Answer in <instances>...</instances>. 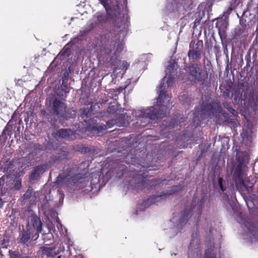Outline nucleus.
I'll list each match as a JSON object with an SVG mask.
<instances>
[{
    "label": "nucleus",
    "instance_id": "1",
    "mask_svg": "<svg viewBox=\"0 0 258 258\" xmlns=\"http://www.w3.org/2000/svg\"><path fill=\"white\" fill-rule=\"evenodd\" d=\"M165 90V89H160V93L158 94V98L157 99V104L156 106L136 111L135 115L140 118L145 117L151 119L154 118L155 117H161L162 113L157 111L156 109L157 107L161 106V104L162 106H161V107H163L162 109H164V108L167 106V104L169 102V97L168 95H166L164 91Z\"/></svg>",
    "mask_w": 258,
    "mask_h": 258
},
{
    "label": "nucleus",
    "instance_id": "2",
    "mask_svg": "<svg viewBox=\"0 0 258 258\" xmlns=\"http://www.w3.org/2000/svg\"><path fill=\"white\" fill-rule=\"evenodd\" d=\"M41 226L40 219L36 215H32L28 219L27 231L23 234L21 242L25 243L30 238L34 240L37 239L39 233L41 231Z\"/></svg>",
    "mask_w": 258,
    "mask_h": 258
},
{
    "label": "nucleus",
    "instance_id": "3",
    "mask_svg": "<svg viewBox=\"0 0 258 258\" xmlns=\"http://www.w3.org/2000/svg\"><path fill=\"white\" fill-rule=\"evenodd\" d=\"M177 64L174 60H171L166 64L165 76L160 85L159 89H166L172 84L173 77L176 74Z\"/></svg>",
    "mask_w": 258,
    "mask_h": 258
},
{
    "label": "nucleus",
    "instance_id": "4",
    "mask_svg": "<svg viewBox=\"0 0 258 258\" xmlns=\"http://www.w3.org/2000/svg\"><path fill=\"white\" fill-rule=\"evenodd\" d=\"M188 71L191 76L192 80L195 81H200L201 80V69L200 67L192 65L189 67Z\"/></svg>",
    "mask_w": 258,
    "mask_h": 258
},
{
    "label": "nucleus",
    "instance_id": "5",
    "mask_svg": "<svg viewBox=\"0 0 258 258\" xmlns=\"http://www.w3.org/2000/svg\"><path fill=\"white\" fill-rule=\"evenodd\" d=\"M53 107L54 113L61 115H63V112L66 109L64 103L58 101H55L53 102Z\"/></svg>",
    "mask_w": 258,
    "mask_h": 258
},
{
    "label": "nucleus",
    "instance_id": "6",
    "mask_svg": "<svg viewBox=\"0 0 258 258\" xmlns=\"http://www.w3.org/2000/svg\"><path fill=\"white\" fill-rule=\"evenodd\" d=\"M40 251L42 256L46 255L48 257H54L59 253L58 250H55V248L42 247Z\"/></svg>",
    "mask_w": 258,
    "mask_h": 258
},
{
    "label": "nucleus",
    "instance_id": "7",
    "mask_svg": "<svg viewBox=\"0 0 258 258\" xmlns=\"http://www.w3.org/2000/svg\"><path fill=\"white\" fill-rule=\"evenodd\" d=\"M58 136L62 138L66 139H72V136L73 134V132L68 129H61L58 131Z\"/></svg>",
    "mask_w": 258,
    "mask_h": 258
},
{
    "label": "nucleus",
    "instance_id": "8",
    "mask_svg": "<svg viewBox=\"0 0 258 258\" xmlns=\"http://www.w3.org/2000/svg\"><path fill=\"white\" fill-rule=\"evenodd\" d=\"M188 55L189 58L196 59L200 57L201 53L198 50H190Z\"/></svg>",
    "mask_w": 258,
    "mask_h": 258
},
{
    "label": "nucleus",
    "instance_id": "9",
    "mask_svg": "<svg viewBox=\"0 0 258 258\" xmlns=\"http://www.w3.org/2000/svg\"><path fill=\"white\" fill-rule=\"evenodd\" d=\"M115 48V50L114 53H117L120 52L123 48V44L122 42L117 44V46L114 48V49Z\"/></svg>",
    "mask_w": 258,
    "mask_h": 258
},
{
    "label": "nucleus",
    "instance_id": "10",
    "mask_svg": "<svg viewBox=\"0 0 258 258\" xmlns=\"http://www.w3.org/2000/svg\"><path fill=\"white\" fill-rule=\"evenodd\" d=\"M39 167H37L35 169L34 171L31 175L30 178L31 179H33L34 178H35V177L36 176V174H37V172L39 171Z\"/></svg>",
    "mask_w": 258,
    "mask_h": 258
},
{
    "label": "nucleus",
    "instance_id": "11",
    "mask_svg": "<svg viewBox=\"0 0 258 258\" xmlns=\"http://www.w3.org/2000/svg\"><path fill=\"white\" fill-rule=\"evenodd\" d=\"M223 179L222 177H219L218 178V184L221 190L224 191V188L222 185Z\"/></svg>",
    "mask_w": 258,
    "mask_h": 258
},
{
    "label": "nucleus",
    "instance_id": "12",
    "mask_svg": "<svg viewBox=\"0 0 258 258\" xmlns=\"http://www.w3.org/2000/svg\"><path fill=\"white\" fill-rule=\"evenodd\" d=\"M100 3L104 6V7L107 9V0H99Z\"/></svg>",
    "mask_w": 258,
    "mask_h": 258
},
{
    "label": "nucleus",
    "instance_id": "13",
    "mask_svg": "<svg viewBox=\"0 0 258 258\" xmlns=\"http://www.w3.org/2000/svg\"><path fill=\"white\" fill-rule=\"evenodd\" d=\"M55 222L56 223V226L58 228H59V226H60V227H62V225L60 223L58 218H57L55 220Z\"/></svg>",
    "mask_w": 258,
    "mask_h": 258
},
{
    "label": "nucleus",
    "instance_id": "14",
    "mask_svg": "<svg viewBox=\"0 0 258 258\" xmlns=\"http://www.w3.org/2000/svg\"><path fill=\"white\" fill-rule=\"evenodd\" d=\"M122 65L123 66V69H127V64L126 62H122Z\"/></svg>",
    "mask_w": 258,
    "mask_h": 258
},
{
    "label": "nucleus",
    "instance_id": "15",
    "mask_svg": "<svg viewBox=\"0 0 258 258\" xmlns=\"http://www.w3.org/2000/svg\"><path fill=\"white\" fill-rule=\"evenodd\" d=\"M248 131H246V133L243 132L242 134V136H243L244 137H246V138H248Z\"/></svg>",
    "mask_w": 258,
    "mask_h": 258
},
{
    "label": "nucleus",
    "instance_id": "16",
    "mask_svg": "<svg viewBox=\"0 0 258 258\" xmlns=\"http://www.w3.org/2000/svg\"><path fill=\"white\" fill-rule=\"evenodd\" d=\"M232 114H233L234 115H235V116L237 115V112H236V111H235L234 110H233V109H232Z\"/></svg>",
    "mask_w": 258,
    "mask_h": 258
},
{
    "label": "nucleus",
    "instance_id": "17",
    "mask_svg": "<svg viewBox=\"0 0 258 258\" xmlns=\"http://www.w3.org/2000/svg\"><path fill=\"white\" fill-rule=\"evenodd\" d=\"M247 33L246 32H243V34L241 37L245 36L246 35H247Z\"/></svg>",
    "mask_w": 258,
    "mask_h": 258
},
{
    "label": "nucleus",
    "instance_id": "18",
    "mask_svg": "<svg viewBox=\"0 0 258 258\" xmlns=\"http://www.w3.org/2000/svg\"><path fill=\"white\" fill-rule=\"evenodd\" d=\"M66 50H63L61 52V55H65L66 54Z\"/></svg>",
    "mask_w": 258,
    "mask_h": 258
},
{
    "label": "nucleus",
    "instance_id": "19",
    "mask_svg": "<svg viewBox=\"0 0 258 258\" xmlns=\"http://www.w3.org/2000/svg\"><path fill=\"white\" fill-rule=\"evenodd\" d=\"M256 39H258V24H257V28H256Z\"/></svg>",
    "mask_w": 258,
    "mask_h": 258
},
{
    "label": "nucleus",
    "instance_id": "20",
    "mask_svg": "<svg viewBox=\"0 0 258 258\" xmlns=\"http://www.w3.org/2000/svg\"><path fill=\"white\" fill-rule=\"evenodd\" d=\"M247 125H248V126H249V123H248H248H247ZM248 129L249 130H250V133H252V132H253V131H252V129H251V128H250V127H248Z\"/></svg>",
    "mask_w": 258,
    "mask_h": 258
},
{
    "label": "nucleus",
    "instance_id": "21",
    "mask_svg": "<svg viewBox=\"0 0 258 258\" xmlns=\"http://www.w3.org/2000/svg\"><path fill=\"white\" fill-rule=\"evenodd\" d=\"M102 17H103V16H99V17H98V20L99 21H101V18H102Z\"/></svg>",
    "mask_w": 258,
    "mask_h": 258
},
{
    "label": "nucleus",
    "instance_id": "22",
    "mask_svg": "<svg viewBox=\"0 0 258 258\" xmlns=\"http://www.w3.org/2000/svg\"><path fill=\"white\" fill-rule=\"evenodd\" d=\"M83 180V179H79V180H78L77 182L79 183H82V181Z\"/></svg>",
    "mask_w": 258,
    "mask_h": 258
},
{
    "label": "nucleus",
    "instance_id": "23",
    "mask_svg": "<svg viewBox=\"0 0 258 258\" xmlns=\"http://www.w3.org/2000/svg\"><path fill=\"white\" fill-rule=\"evenodd\" d=\"M28 196V195H27V194H25V195H24V196H25H25H27V197Z\"/></svg>",
    "mask_w": 258,
    "mask_h": 258
},
{
    "label": "nucleus",
    "instance_id": "24",
    "mask_svg": "<svg viewBox=\"0 0 258 258\" xmlns=\"http://www.w3.org/2000/svg\"><path fill=\"white\" fill-rule=\"evenodd\" d=\"M2 179H3V180H4V177H3L2 178H1V180H2Z\"/></svg>",
    "mask_w": 258,
    "mask_h": 258
},
{
    "label": "nucleus",
    "instance_id": "25",
    "mask_svg": "<svg viewBox=\"0 0 258 258\" xmlns=\"http://www.w3.org/2000/svg\"><path fill=\"white\" fill-rule=\"evenodd\" d=\"M57 258H61V256H58Z\"/></svg>",
    "mask_w": 258,
    "mask_h": 258
},
{
    "label": "nucleus",
    "instance_id": "26",
    "mask_svg": "<svg viewBox=\"0 0 258 258\" xmlns=\"http://www.w3.org/2000/svg\"><path fill=\"white\" fill-rule=\"evenodd\" d=\"M81 258H82V257H81Z\"/></svg>",
    "mask_w": 258,
    "mask_h": 258
}]
</instances>
